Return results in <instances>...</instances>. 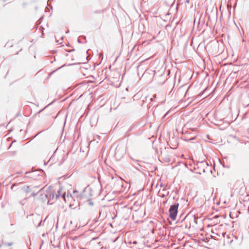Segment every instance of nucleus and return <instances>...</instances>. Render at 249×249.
Listing matches in <instances>:
<instances>
[{"label":"nucleus","instance_id":"nucleus-1","mask_svg":"<svg viewBox=\"0 0 249 249\" xmlns=\"http://www.w3.org/2000/svg\"><path fill=\"white\" fill-rule=\"evenodd\" d=\"M81 196L82 194L77 190L73 191V195L69 192L65 193L63 195V198L65 202L69 205L70 208L74 206L77 202V199L81 197Z\"/></svg>","mask_w":249,"mask_h":249},{"label":"nucleus","instance_id":"nucleus-2","mask_svg":"<svg viewBox=\"0 0 249 249\" xmlns=\"http://www.w3.org/2000/svg\"><path fill=\"white\" fill-rule=\"evenodd\" d=\"M178 204L172 205L169 210V216L172 220H175L176 219Z\"/></svg>","mask_w":249,"mask_h":249},{"label":"nucleus","instance_id":"nucleus-3","mask_svg":"<svg viewBox=\"0 0 249 249\" xmlns=\"http://www.w3.org/2000/svg\"><path fill=\"white\" fill-rule=\"evenodd\" d=\"M13 144V142L11 144V145L9 146V148H11Z\"/></svg>","mask_w":249,"mask_h":249}]
</instances>
